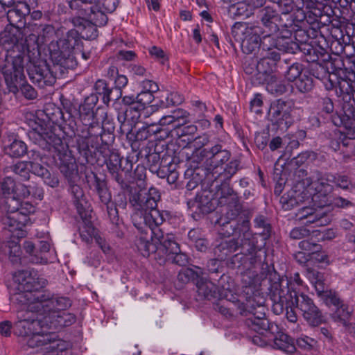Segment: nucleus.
<instances>
[{
  "instance_id": "obj_1",
  "label": "nucleus",
  "mask_w": 355,
  "mask_h": 355,
  "mask_svg": "<svg viewBox=\"0 0 355 355\" xmlns=\"http://www.w3.org/2000/svg\"><path fill=\"white\" fill-rule=\"evenodd\" d=\"M59 127H53L43 121L35 122L27 135L31 141L42 149L53 153L55 162L61 173L67 179L69 187L68 191L71 202L83 222H91L92 210L83 189L74 183L78 168L76 160L69 146L57 133Z\"/></svg>"
},
{
  "instance_id": "obj_2",
  "label": "nucleus",
  "mask_w": 355,
  "mask_h": 355,
  "mask_svg": "<svg viewBox=\"0 0 355 355\" xmlns=\"http://www.w3.org/2000/svg\"><path fill=\"white\" fill-rule=\"evenodd\" d=\"M220 234L230 236L239 235L236 239L223 241L214 249V255L220 261H224L233 252L239 250L230 259L229 265L232 268L241 269L243 280L245 284H253L252 277L257 274L251 269L257 264H261L266 259L265 250L259 248L255 245L254 238L249 231V223H220Z\"/></svg>"
},
{
  "instance_id": "obj_3",
  "label": "nucleus",
  "mask_w": 355,
  "mask_h": 355,
  "mask_svg": "<svg viewBox=\"0 0 355 355\" xmlns=\"http://www.w3.org/2000/svg\"><path fill=\"white\" fill-rule=\"evenodd\" d=\"M266 280L270 283L269 295L273 302L272 310L275 314L282 313L285 306L295 304V309L310 326L318 327L326 322L325 315L313 300L304 293L291 290L292 287L288 282L284 285V281L280 280L276 272H268Z\"/></svg>"
},
{
  "instance_id": "obj_4",
  "label": "nucleus",
  "mask_w": 355,
  "mask_h": 355,
  "mask_svg": "<svg viewBox=\"0 0 355 355\" xmlns=\"http://www.w3.org/2000/svg\"><path fill=\"white\" fill-rule=\"evenodd\" d=\"M21 37V31L16 27L6 28L0 34V43L6 50L5 58L0 60V71L3 75L10 92H15L17 89L16 81L24 77V58L29 53L28 40Z\"/></svg>"
},
{
  "instance_id": "obj_5",
  "label": "nucleus",
  "mask_w": 355,
  "mask_h": 355,
  "mask_svg": "<svg viewBox=\"0 0 355 355\" xmlns=\"http://www.w3.org/2000/svg\"><path fill=\"white\" fill-rule=\"evenodd\" d=\"M15 282L21 292L12 297L16 305H22L29 310L35 311L41 304L47 307L53 302L51 299L52 293L40 290L46 284V280L40 277L34 270H19L15 273Z\"/></svg>"
},
{
  "instance_id": "obj_6",
  "label": "nucleus",
  "mask_w": 355,
  "mask_h": 355,
  "mask_svg": "<svg viewBox=\"0 0 355 355\" xmlns=\"http://www.w3.org/2000/svg\"><path fill=\"white\" fill-rule=\"evenodd\" d=\"M331 183L343 190H351L354 187L348 176L338 173H326L318 175L315 180L311 178L304 179V184L307 185V189L304 193L312 195L311 198H308V200L315 205L320 207H327L332 202L331 193L334 187Z\"/></svg>"
},
{
  "instance_id": "obj_7",
  "label": "nucleus",
  "mask_w": 355,
  "mask_h": 355,
  "mask_svg": "<svg viewBox=\"0 0 355 355\" xmlns=\"http://www.w3.org/2000/svg\"><path fill=\"white\" fill-rule=\"evenodd\" d=\"M28 42L29 53L25 55L24 68H26L31 80L40 87L53 85L55 76L46 61L40 58L37 36L31 35Z\"/></svg>"
},
{
  "instance_id": "obj_8",
  "label": "nucleus",
  "mask_w": 355,
  "mask_h": 355,
  "mask_svg": "<svg viewBox=\"0 0 355 355\" xmlns=\"http://www.w3.org/2000/svg\"><path fill=\"white\" fill-rule=\"evenodd\" d=\"M51 299L53 302L45 307L41 304L35 311L42 317L44 326L51 329L59 330L73 324L76 321L74 314L65 310L71 305L69 298L52 295Z\"/></svg>"
},
{
  "instance_id": "obj_9",
  "label": "nucleus",
  "mask_w": 355,
  "mask_h": 355,
  "mask_svg": "<svg viewBox=\"0 0 355 355\" xmlns=\"http://www.w3.org/2000/svg\"><path fill=\"white\" fill-rule=\"evenodd\" d=\"M159 191L155 187H150L148 191L134 193L130 197V202L139 214L144 216V222H165L171 219L167 211L162 212L157 209L160 200Z\"/></svg>"
},
{
  "instance_id": "obj_10",
  "label": "nucleus",
  "mask_w": 355,
  "mask_h": 355,
  "mask_svg": "<svg viewBox=\"0 0 355 355\" xmlns=\"http://www.w3.org/2000/svg\"><path fill=\"white\" fill-rule=\"evenodd\" d=\"M304 189L301 192H295L289 199L283 196L281 198V202L284 209H291L295 204H301L302 206L296 213L297 220H302L307 219L306 222H316L325 214V211H322L325 207H318L310 202L308 198H311L312 195L304 193L307 189V185L304 184V180L302 182Z\"/></svg>"
},
{
  "instance_id": "obj_11",
  "label": "nucleus",
  "mask_w": 355,
  "mask_h": 355,
  "mask_svg": "<svg viewBox=\"0 0 355 355\" xmlns=\"http://www.w3.org/2000/svg\"><path fill=\"white\" fill-rule=\"evenodd\" d=\"M260 19L263 24L262 37L264 46L270 45L271 36L281 35L282 29H291L292 33L295 30V24L293 19H287L284 21L282 16H279L275 9L266 6L260 10Z\"/></svg>"
},
{
  "instance_id": "obj_12",
  "label": "nucleus",
  "mask_w": 355,
  "mask_h": 355,
  "mask_svg": "<svg viewBox=\"0 0 355 355\" xmlns=\"http://www.w3.org/2000/svg\"><path fill=\"white\" fill-rule=\"evenodd\" d=\"M211 155V166L213 167L211 174L216 180H230L231 178L237 172L239 162L236 159L230 161L223 166V164L227 162L230 158V151L222 149L220 145L213 146L209 151Z\"/></svg>"
},
{
  "instance_id": "obj_13",
  "label": "nucleus",
  "mask_w": 355,
  "mask_h": 355,
  "mask_svg": "<svg viewBox=\"0 0 355 355\" xmlns=\"http://www.w3.org/2000/svg\"><path fill=\"white\" fill-rule=\"evenodd\" d=\"M280 35L271 36L270 45L268 46H264L263 40H261V56L267 58L272 62H275L277 63L279 60L280 53L279 51L295 53L298 49H301L297 42L292 40L291 29H282Z\"/></svg>"
},
{
  "instance_id": "obj_14",
  "label": "nucleus",
  "mask_w": 355,
  "mask_h": 355,
  "mask_svg": "<svg viewBox=\"0 0 355 355\" xmlns=\"http://www.w3.org/2000/svg\"><path fill=\"white\" fill-rule=\"evenodd\" d=\"M250 325L257 330H268L263 336L269 340L273 341V347L287 354H293L295 352L296 347L291 337L283 332L275 323L270 322L265 319L257 320V323L248 321Z\"/></svg>"
},
{
  "instance_id": "obj_15",
  "label": "nucleus",
  "mask_w": 355,
  "mask_h": 355,
  "mask_svg": "<svg viewBox=\"0 0 355 355\" xmlns=\"http://www.w3.org/2000/svg\"><path fill=\"white\" fill-rule=\"evenodd\" d=\"M24 341L31 348L41 347V349L46 353H53L58 355L59 352H64L69 344L62 340L57 339V336L52 332H45L41 329L31 334L24 338Z\"/></svg>"
},
{
  "instance_id": "obj_16",
  "label": "nucleus",
  "mask_w": 355,
  "mask_h": 355,
  "mask_svg": "<svg viewBox=\"0 0 355 355\" xmlns=\"http://www.w3.org/2000/svg\"><path fill=\"white\" fill-rule=\"evenodd\" d=\"M18 321L15 324L14 332L24 338L44 327L42 317L36 311H31L22 305H16Z\"/></svg>"
},
{
  "instance_id": "obj_17",
  "label": "nucleus",
  "mask_w": 355,
  "mask_h": 355,
  "mask_svg": "<svg viewBox=\"0 0 355 355\" xmlns=\"http://www.w3.org/2000/svg\"><path fill=\"white\" fill-rule=\"evenodd\" d=\"M232 34L234 40L241 43L245 53H252L261 46L262 36L259 35V28L246 23H236L232 28Z\"/></svg>"
},
{
  "instance_id": "obj_18",
  "label": "nucleus",
  "mask_w": 355,
  "mask_h": 355,
  "mask_svg": "<svg viewBox=\"0 0 355 355\" xmlns=\"http://www.w3.org/2000/svg\"><path fill=\"white\" fill-rule=\"evenodd\" d=\"M86 179L90 189L98 196L99 202L107 207L110 220L112 222L118 221L119 220L118 210L112 207V204L110 205L112 193L106 181L98 178L94 172H91L90 175H86Z\"/></svg>"
},
{
  "instance_id": "obj_19",
  "label": "nucleus",
  "mask_w": 355,
  "mask_h": 355,
  "mask_svg": "<svg viewBox=\"0 0 355 355\" xmlns=\"http://www.w3.org/2000/svg\"><path fill=\"white\" fill-rule=\"evenodd\" d=\"M98 97L92 94L85 98L79 107V119L85 130H89V134L96 135L100 132L101 123L94 112Z\"/></svg>"
},
{
  "instance_id": "obj_20",
  "label": "nucleus",
  "mask_w": 355,
  "mask_h": 355,
  "mask_svg": "<svg viewBox=\"0 0 355 355\" xmlns=\"http://www.w3.org/2000/svg\"><path fill=\"white\" fill-rule=\"evenodd\" d=\"M80 42L78 31L74 30L69 31L64 38L56 42L50 43L49 49L51 58L62 63V59L69 58L71 53L77 51L76 47L78 46Z\"/></svg>"
},
{
  "instance_id": "obj_21",
  "label": "nucleus",
  "mask_w": 355,
  "mask_h": 355,
  "mask_svg": "<svg viewBox=\"0 0 355 355\" xmlns=\"http://www.w3.org/2000/svg\"><path fill=\"white\" fill-rule=\"evenodd\" d=\"M293 108L291 103L282 100H277L271 103L268 116L272 123L277 125L281 128L287 129L293 123Z\"/></svg>"
},
{
  "instance_id": "obj_22",
  "label": "nucleus",
  "mask_w": 355,
  "mask_h": 355,
  "mask_svg": "<svg viewBox=\"0 0 355 355\" xmlns=\"http://www.w3.org/2000/svg\"><path fill=\"white\" fill-rule=\"evenodd\" d=\"M220 181L221 184L216 186V191L210 201L207 202V209L205 211H212L218 206L231 207L236 206L238 202V196L226 182L227 180Z\"/></svg>"
},
{
  "instance_id": "obj_23",
  "label": "nucleus",
  "mask_w": 355,
  "mask_h": 355,
  "mask_svg": "<svg viewBox=\"0 0 355 355\" xmlns=\"http://www.w3.org/2000/svg\"><path fill=\"white\" fill-rule=\"evenodd\" d=\"M70 7L79 8L85 15L100 24H106L107 17L100 6V0H73Z\"/></svg>"
},
{
  "instance_id": "obj_24",
  "label": "nucleus",
  "mask_w": 355,
  "mask_h": 355,
  "mask_svg": "<svg viewBox=\"0 0 355 355\" xmlns=\"http://www.w3.org/2000/svg\"><path fill=\"white\" fill-rule=\"evenodd\" d=\"M16 182L7 177L0 181V203L8 212L15 213L19 207V202L15 198Z\"/></svg>"
},
{
  "instance_id": "obj_25",
  "label": "nucleus",
  "mask_w": 355,
  "mask_h": 355,
  "mask_svg": "<svg viewBox=\"0 0 355 355\" xmlns=\"http://www.w3.org/2000/svg\"><path fill=\"white\" fill-rule=\"evenodd\" d=\"M175 121V117L173 116H167L159 118V116L157 117L155 121L153 122H146V126H148V130L149 131L150 136L152 135L157 134L160 132H164L166 134L167 138H173L171 140H177L175 138L178 136V130H176V127H175L173 130L169 129V128H162L160 126L165 125L166 124L169 125Z\"/></svg>"
},
{
  "instance_id": "obj_26",
  "label": "nucleus",
  "mask_w": 355,
  "mask_h": 355,
  "mask_svg": "<svg viewBox=\"0 0 355 355\" xmlns=\"http://www.w3.org/2000/svg\"><path fill=\"white\" fill-rule=\"evenodd\" d=\"M110 139H105V142L100 148V154L105 159V162L108 171L121 169V158L116 152L112 151L110 146L114 140V137L109 136Z\"/></svg>"
},
{
  "instance_id": "obj_27",
  "label": "nucleus",
  "mask_w": 355,
  "mask_h": 355,
  "mask_svg": "<svg viewBox=\"0 0 355 355\" xmlns=\"http://www.w3.org/2000/svg\"><path fill=\"white\" fill-rule=\"evenodd\" d=\"M188 260V256L179 251V266H182V268L179 270V282L183 283L193 281L202 274V270L199 267L193 266L194 268L186 267Z\"/></svg>"
},
{
  "instance_id": "obj_28",
  "label": "nucleus",
  "mask_w": 355,
  "mask_h": 355,
  "mask_svg": "<svg viewBox=\"0 0 355 355\" xmlns=\"http://www.w3.org/2000/svg\"><path fill=\"white\" fill-rule=\"evenodd\" d=\"M193 281H196L197 293L200 300H210L218 297V288L211 281L200 277V275Z\"/></svg>"
},
{
  "instance_id": "obj_29",
  "label": "nucleus",
  "mask_w": 355,
  "mask_h": 355,
  "mask_svg": "<svg viewBox=\"0 0 355 355\" xmlns=\"http://www.w3.org/2000/svg\"><path fill=\"white\" fill-rule=\"evenodd\" d=\"M78 12V15L82 19V22L78 27V35L87 40H94L98 36L97 26H103L104 24H100L90 19L88 17L85 15L79 8H76Z\"/></svg>"
},
{
  "instance_id": "obj_30",
  "label": "nucleus",
  "mask_w": 355,
  "mask_h": 355,
  "mask_svg": "<svg viewBox=\"0 0 355 355\" xmlns=\"http://www.w3.org/2000/svg\"><path fill=\"white\" fill-rule=\"evenodd\" d=\"M167 152L168 153H173V158L167 166L168 175L166 180L169 184L173 185V188L176 189L178 187L177 140H170L168 141Z\"/></svg>"
},
{
  "instance_id": "obj_31",
  "label": "nucleus",
  "mask_w": 355,
  "mask_h": 355,
  "mask_svg": "<svg viewBox=\"0 0 355 355\" xmlns=\"http://www.w3.org/2000/svg\"><path fill=\"white\" fill-rule=\"evenodd\" d=\"M321 300H323L326 305L336 307L339 316L343 318V320L347 319L350 316L351 311H349L348 306L343 303V301L336 292L329 290L325 293Z\"/></svg>"
},
{
  "instance_id": "obj_32",
  "label": "nucleus",
  "mask_w": 355,
  "mask_h": 355,
  "mask_svg": "<svg viewBox=\"0 0 355 355\" xmlns=\"http://www.w3.org/2000/svg\"><path fill=\"white\" fill-rule=\"evenodd\" d=\"M136 246L143 257H147L151 253H155L159 250L164 251V247L150 240V239L144 234L140 235L136 241Z\"/></svg>"
},
{
  "instance_id": "obj_33",
  "label": "nucleus",
  "mask_w": 355,
  "mask_h": 355,
  "mask_svg": "<svg viewBox=\"0 0 355 355\" xmlns=\"http://www.w3.org/2000/svg\"><path fill=\"white\" fill-rule=\"evenodd\" d=\"M258 84L266 85V90L274 95H282L286 91V86L278 80L275 74L266 75V77L255 80Z\"/></svg>"
},
{
  "instance_id": "obj_34",
  "label": "nucleus",
  "mask_w": 355,
  "mask_h": 355,
  "mask_svg": "<svg viewBox=\"0 0 355 355\" xmlns=\"http://www.w3.org/2000/svg\"><path fill=\"white\" fill-rule=\"evenodd\" d=\"M135 227L141 234L148 236L151 241L156 242L157 245L161 244L163 233L158 223H134Z\"/></svg>"
},
{
  "instance_id": "obj_35",
  "label": "nucleus",
  "mask_w": 355,
  "mask_h": 355,
  "mask_svg": "<svg viewBox=\"0 0 355 355\" xmlns=\"http://www.w3.org/2000/svg\"><path fill=\"white\" fill-rule=\"evenodd\" d=\"M140 153L145 155L150 171L153 173L157 172L160 165V155L155 150V142L149 141Z\"/></svg>"
},
{
  "instance_id": "obj_36",
  "label": "nucleus",
  "mask_w": 355,
  "mask_h": 355,
  "mask_svg": "<svg viewBox=\"0 0 355 355\" xmlns=\"http://www.w3.org/2000/svg\"><path fill=\"white\" fill-rule=\"evenodd\" d=\"M189 114L187 112L179 109V133L182 136L190 137V139H196L195 134L197 130L196 125L193 124L186 125L189 121Z\"/></svg>"
},
{
  "instance_id": "obj_37",
  "label": "nucleus",
  "mask_w": 355,
  "mask_h": 355,
  "mask_svg": "<svg viewBox=\"0 0 355 355\" xmlns=\"http://www.w3.org/2000/svg\"><path fill=\"white\" fill-rule=\"evenodd\" d=\"M91 144L92 141L89 130L83 129L80 133L78 135L76 139V144L78 150L79 151L80 154L86 159L91 153Z\"/></svg>"
},
{
  "instance_id": "obj_38",
  "label": "nucleus",
  "mask_w": 355,
  "mask_h": 355,
  "mask_svg": "<svg viewBox=\"0 0 355 355\" xmlns=\"http://www.w3.org/2000/svg\"><path fill=\"white\" fill-rule=\"evenodd\" d=\"M96 91L95 95L102 97V100L105 104H108L112 100L115 99L116 93L113 88H110L107 83L104 80H98L94 85Z\"/></svg>"
},
{
  "instance_id": "obj_39",
  "label": "nucleus",
  "mask_w": 355,
  "mask_h": 355,
  "mask_svg": "<svg viewBox=\"0 0 355 355\" xmlns=\"http://www.w3.org/2000/svg\"><path fill=\"white\" fill-rule=\"evenodd\" d=\"M307 276L311 282L314 285L318 297L322 298L325 293L329 291L326 289L323 274L314 269H308Z\"/></svg>"
},
{
  "instance_id": "obj_40",
  "label": "nucleus",
  "mask_w": 355,
  "mask_h": 355,
  "mask_svg": "<svg viewBox=\"0 0 355 355\" xmlns=\"http://www.w3.org/2000/svg\"><path fill=\"white\" fill-rule=\"evenodd\" d=\"M354 80H355V73L354 72L349 73V76L347 78H342L337 82H334L329 76L330 87L327 89H332L338 87L342 94H350L354 91Z\"/></svg>"
},
{
  "instance_id": "obj_41",
  "label": "nucleus",
  "mask_w": 355,
  "mask_h": 355,
  "mask_svg": "<svg viewBox=\"0 0 355 355\" xmlns=\"http://www.w3.org/2000/svg\"><path fill=\"white\" fill-rule=\"evenodd\" d=\"M25 252L28 254L29 261L34 264H47L48 259L46 256L39 255L35 244L29 240L25 241L23 244Z\"/></svg>"
},
{
  "instance_id": "obj_42",
  "label": "nucleus",
  "mask_w": 355,
  "mask_h": 355,
  "mask_svg": "<svg viewBox=\"0 0 355 355\" xmlns=\"http://www.w3.org/2000/svg\"><path fill=\"white\" fill-rule=\"evenodd\" d=\"M6 154L12 157H20L27 152L26 144L18 139H14L10 144L5 146Z\"/></svg>"
},
{
  "instance_id": "obj_43",
  "label": "nucleus",
  "mask_w": 355,
  "mask_h": 355,
  "mask_svg": "<svg viewBox=\"0 0 355 355\" xmlns=\"http://www.w3.org/2000/svg\"><path fill=\"white\" fill-rule=\"evenodd\" d=\"M276 67V62L267 59V58H261L257 64V73L256 79L266 77V75H272L274 69Z\"/></svg>"
},
{
  "instance_id": "obj_44",
  "label": "nucleus",
  "mask_w": 355,
  "mask_h": 355,
  "mask_svg": "<svg viewBox=\"0 0 355 355\" xmlns=\"http://www.w3.org/2000/svg\"><path fill=\"white\" fill-rule=\"evenodd\" d=\"M78 230L81 239L86 243L92 242V239L100 236L98 230L94 227L93 223H80Z\"/></svg>"
},
{
  "instance_id": "obj_45",
  "label": "nucleus",
  "mask_w": 355,
  "mask_h": 355,
  "mask_svg": "<svg viewBox=\"0 0 355 355\" xmlns=\"http://www.w3.org/2000/svg\"><path fill=\"white\" fill-rule=\"evenodd\" d=\"M5 252L8 254L10 261L13 263H18L21 260V250L18 242L8 241L5 245Z\"/></svg>"
},
{
  "instance_id": "obj_46",
  "label": "nucleus",
  "mask_w": 355,
  "mask_h": 355,
  "mask_svg": "<svg viewBox=\"0 0 355 355\" xmlns=\"http://www.w3.org/2000/svg\"><path fill=\"white\" fill-rule=\"evenodd\" d=\"M32 159H33V160L29 161L31 172L32 173H33L34 175H35L38 177H40V178L44 176V175H46L47 171L49 170L46 167H44L43 165H42L40 163L38 162V161H42V155L39 153H37L35 150H33Z\"/></svg>"
},
{
  "instance_id": "obj_47",
  "label": "nucleus",
  "mask_w": 355,
  "mask_h": 355,
  "mask_svg": "<svg viewBox=\"0 0 355 355\" xmlns=\"http://www.w3.org/2000/svg\"><path fill=\"white\" fill-rule=\"evenodd\" d=\"M258 309H260L259 311H252V313H251L252 315H250L245 320V324L250 329L254 331L259 333V334L263 335L266 332L268 331V330L255 329L253 327H252L251 325H250V323H248V321H251L253 323H254H254H257V320H262L265 319L266 320H268V319H267L265 317V312H264L265 308L262 306H259Z\"/></svg>"
},
{
  "instance_id": "obj_48",
  "label": "nucleus",
  "mask_w": 355,
  "mask_h": 355,
  "mask_svg": "<svg viewBox=\"0 0 355 355\" xmlns=\"http://www.w3.org/2000/svg\"><path fill=\"white\" fill-rule=\"evenodd\" d=\"M295 88L301 93L311 91L313 87V79L306 73H302L295 81Z\"/></svg>"
},
{
  "instance_id": "obj_49",
  "label": "nucleus",
  "mask_w": 355,
  "mask_h": 355,
  "mask_svg": "<svg viewBox=\"0 0 355 355\" xmlns=\"http://www.w3.org/2000/svg\"><path fill=\"white\" fill-rule=\"evenodd\" d=\"M101 130L99 133L96 135H91V146L92 148H94L95 150L100 153V148L98 147H101L105 142V139H110V137H114L110 132H105L103 130L102 125H101Z\"/></svg>"
},
{
  "instance_id": "obj_50",
  "label": "nucleus",
  "mask_w": 355,
  "mask_h": 355,
  "mask_svg": "<svg viewBox=\"0 0 355 355\" xmlns=\"http://www.w3.org/2000/svg\"><path fill=\"white\" fill-rule=\"evenodd\" d=\"M231 9L234 14L239 17L247 18L253 14V11L247 0L232 5Z\"/></svg>"
},
{
  "instance_id": "obj_51",
  "label": "nucleus",
  "mask_w": 355,
  "mask_h": 355,
  "mask_svg": "<svg viewBox=\"0 0 355 355\" xmlns=\"http://www.w3.org/2000/svg\"><path fill=\"white\" fill-rule=\"evenodd\" d=\"M25 78V75L24 74L23 78L21 80H19V81H16L15 86L17 90L15 92H12L13 94H16L18 92L19 89L20 88L22 94L28 99H35L37 97V92L35 89L29 84L24 83V80Z\"/></svg>"
},
{
  "instance_id": "obj_52",
  "label": "nucleus",
  "mask_w": 355,
  "mask_h": 355,
  "mask_svg": "<svg viewBox=\"0 0 355 355\" xmlns=\"http://www.w3.org/2000/svg\"><path fill=\"white\" fill-rule=\"evenodd\" d=\"M13 172L19 175L21 180H28L30 178V162H19L12 166Z\"/></svg>"
},
{
  "instance_id": "obj_53",
  "label": "nucleus",
  "mask_w": 355,
  "mask_h": 355,
  "mask_svg": "<svg viewBox=\"0 0 355 355\" xmlns=\"http://www.w3.org/2000/svg\"><path fill=\"white\" fill-rule=\"evenodd\" d=\"M26 223H8L6 227L10 236L12 238L21 239L26 236V230H25Z\"/></svg>"
},
{
  "instance_id": "obj_54",
  "label": "nucleus",
  "mask_w": 355,
  "mask_h": 355,
  "mask_svg": "<svg viewBox=\"0 0 355 355\" xmlns=\"http://www.w3.org/2000/svg\"><path fill=\"white\" fill-rule=\"evenodd\" d=\"M282 17L284 19V21H286L287 19H292L288 14L293 11L294 8V3L293 0H278L277 3Z\"/></svg>"
},
{
  "instance_id": "obj_55",
  "label": "nucleus",
  "mask_w": 355,
  "mask_h": 355,
  "mask_svg": "<svg viewBox=\"0 0 355 355\" xmlns=\"http://www.w3.org/2000/svg\"><path fill=\"white\" fill-rule=\"evenodd\" d=\"M302 65L298 63H294L287 69L285 77L291 82H295L302 73Z\"/></svg>"
},
{
  "instance_id": "obj_56",
  "label": "nucleus",
  "mask_w": 355,
  "mask_h": 355,
  "mask_svg": "<svg viewBox=\"0 0 355 355\" xmlns=\"http://www.w3.org/2000/svg\"><path fill=\"white\" fill-rule=\"evenodd\" d=\"M299 248L302 250L307 251L310 255L313 252H317L322 249L321 245L317 243L315 241H311L309 240H303L298 244Z\"/></svg>"
},
{
  "instance_id": "obj_57",
  "label": "nucleus",
  "mask_w": 355,
  "mask_h": 355,
  "mask_svg": "<svg viewBox=\"0 0 355 355\" xmlns=\"http://www.w3.org/2000/svg\"><path fill=\"white\" fill-rule=\"evenodd\" d=\"M312 237L318 241L331 240L335 237V232L333 229L312 230Z\"/></svg>"
},
{
  "instance_id": "obj_58",
  "label": "nucleus",
  "mask_w": 355,
  "mask_h": 355,
  "mask_svg": "<svg viewBox=\"0 0 355 355\" xmlns=\"http://www.w3.org/2000/svg\"><path fill=\"white\" fill-rule=\"evenodd\" d=\"M114 80L115 87L113 89L116 93L115 99L117 100L121 96V89L127 85L128 80L124 75H118Z\"/></svg>"
},
{
  "instance_id": "obj_59",
  "label": "nucleus",
  "mask_w": 355,
  "mask_h": 355,
  "mask_svg": "<svg viewBox=\"0 0 355 355\" xmlns=\"http://www.w3.org/2000/svg\"><path fill=\"white\" fill-rule=\"evenodd\" d=\"M312 234V230L305 226L293 228L290 232V236L293 239H302Z\"/></svg>"
},
{
  "instance_id": "obj_60",
  "label": "nucleus",
  "mask_w": 355,
  "mask_h": 355,
  "mask_svg": "<svg viewBox=\"0 0 355 355\" xmlns=\"http://www.w3.org/2000/svg\"><path fill=\"white\" fill-rule=\"evenodd\" d=\"M317 343V341L307 336H302L296 340L297 345L303 349H311Z\"/></svg>"
},
{
  "instance_id": "obj_61",
  "label": "nucleus",
  "mask_w": 355,
  "mask_h": 355,
  "mask_svg": "<svg viewBox=\"0 0 355 355\" xmlns=\"http://www.w3.org/2000/svg\"><path fill=\"white\" fill-rule=\"evenodd\" d=\"M28 191V185L16 183V189L15 191V196L14 197L16 200H21V198H28L30 196V191Z\"/></svg>"
},
{
  "instance_id": "obj_62",
  "label": "nucleus",
  "mask_w": 355,
  "mask_h": 355,
  "mask_svg": "<svg viewBox=\"0 0 355 355\" xmlns=\"http://www.w3.org/2000/svg\"><path fill=\"white\" fill-rule=\"evenodd\" d=\"M28 191H30V196L42 200L44 198V191L42 187H40L35 183H31L28 184Z\"/></svg>"
},
{
  "instance_id": "obj_63",
  "label": "nucleus",
  "mask_w": 355,
  "mask_h": 355,
  "mask_svg": "<svg viewBox=\"0 0 355 355\" xmlns=\"http://www.w3.org/2000/svg\"><path fill=\"white\" fill-rule=\"evenodd\" d=\"M129 69L130 73L135 76L147 78L150 75V73L148 72L143 66L139 64H132L130 65Z\"/></svg>"
},
{
  "instance_id": "obj_64",
  "label": "nucleus",
  "mask_w": 355,
  "mask_h": 355,
  "mask_svg": "<svg viewBox=\"0 0 355 355\" xmlns=\"http://www.w3.org/2000/svg\"><path fill=\"white\" fill-rule=\"evenodd\" d=\"M41 178L43 180L44 184L52 188H55L59 186L60 181L58 176L55 174H52L49 171H47L46 175H44Z\"/></svg>"
}]
</instances>
